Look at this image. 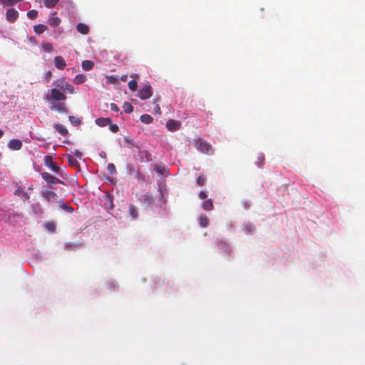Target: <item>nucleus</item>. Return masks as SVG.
<instances>
[{
	"label": "nucleus",
	"instance_id": "50",
	"mask_svg": "<svg viewBox=\"0 0 365 365\" xmlns=\"http://www.w3.org/2000/svg\"><path fill=\"white\" fill-rule=\"evenodd\" d=\"M24 196L26 198H29V196L27 192H24Z\"/></svg>",
	"mask_w": 365,
	"mask_h": 365
},
{
	"label": "nucleus",
	"instance_id": "6",
	"mask_svg": "<svg viewBox=\"0 0 365 365\" xmlns=\"http://www.w3.org/2000/svg\"><path fill=\"white\" fill-rule=\"evenodd\" d=\"M41 177L48 184L54 185L57 183H63L62 180L46 172L41 173Z\"/></svg>",
	"mask_w": 365,
	"mask_h": 365
},
{
	"label": "nucleus",
	"instance_id": "21",
	"mask_svg": "<svg viewBox=\"0 0 365 365\" xmlns=\"http://www.w3.org/2000/svg\"><path fill=\"white\" fill-rule=\"evenodd\" d=\"M140 120L145 124H150L153 122V118L148 114H143L140 116Z\"/></svg>",
	"mask_w": 365,
	"mask_h": 365
},
{
	"label": "nucleus",
	"instance_id": "41",
	"mask_svg": "<svg viewBox=\"0 0 365 365\" xmlns=\"http://www.w3.org/2000/svg\"><path fill=\"white\" fill-rule=\"evenodd\" d=\"M110 110H113V111H115V112H118L119 110V108L118 107V106L115 103H111L110 104Z\"/></svg>",
	"mask_w": 365,
	"mask_h": 365
},
{
	"label": "nucleus",
	"instance_id": "22",
	"mask_svg": "<svg viewBox=\"0 0 365 365\" xmlns=\"http://www.w3.org/2000/svg\"><path fill=\"white\" fill-rule=\"evenodd\" d=\"M34 29L36 34H41L46 29V26L45 24H36L34 26Z\"/></svg>",
	"mask_w": 365,
	"mask_h": 365
},
{
	"label": "nucleus",
	"instance_id": "16",
	"mask_svg": "<svg viewBox=\"0 0 365 365\" xmlns=\"http://www.w3.org/2000/svg\"><path fill=\"white\" fill-rule=\"evenodd\" d=\"M199 223L202 227H206L209 225V219L207 215H201L199 218Z\"/></svg>",
	"mask_w": 365,
	"mask_h": 365
},
{
	"label": "nucleus",
	"instance_id": "47",
	"mask_svg": "<svg viewBox=\"0 0 365 365\" xmlns=\"http://www.w3.org/2000/svg\"><path fill=\"white\" fill-rule=\"evenodd\" d=\"M130 77H132L133 78H138V75L137 73H133L130 75Z\"/></svg>",
	"mask_w": 365,
	"mask_h": 365
},
{
	"label": "nucleus",
	"instance_id": "2",
	"mask_svg": "<svg viewBox=\"0 0 365 365\" xmlns=\"http://www.w3.org/2000/svg\"><path fill=\"white\" fill-rule=\"evenodd\" d=\"M50 105V110L56 111L62 115H66L68 113L67 104L63 101H56L48 103Z\"/></svg>",
	"mask_w": 365,
	"mask_h": 365
},
{
	"label": "nucleus",
	"instance_id": "28",
	"mask_svg": "<svg viewBox=\"0 0 365 365\" xmlns=\"http://www.w3.org/2000/svg\"><path fill=\"white\" fill-rule=\"evenodd\" d=\"M44 227L51 232H54L56 230V225L53 222H46Z\"/></svg>",
	"mask_w": 365,
	"mask_h": 365
},
{
	"label": "nucleus",
	"instance_id": "19",
	"mask_svg": "<svg viewBox=\"0 0 365 365\" xmlns=\"http://www.w3.org/2000/svg\"><path fill=\"white\" fill-rule=\"evenodd\" d=\"M77 31L82 34H87L89 31V28L87 24H77Z\"/></svg>",
	"mask_w": 365,
	"mask_h": 365
},
{
	"label": "nucleus",
	"instance_id": "51",
	"mask_svg": "<svg viewBox=\"0 0 365 365\" xmlns=\"http://www.w3.org/2000/svg\"><path fill=\"white\" fill-rule=\"evenodd\" d=\"M4 132L0 129V138L2 137Z\"/></svg>",
	"mask_w": 365,
	"mask_h": 365
},
{
	"label": "nucleus",
	"instance_id": "46",
	"mask_svg": "<svg viewBox=\"0 0 365 365\" xmlns=\"http://www.w3.org/2000/svg\"><path fill=\"white\" fill-rule=\"evenodd\" d=\"M143 198H144V200H148V201H150V196H149V195H143Z\"/></svg>",
	"mask_w": 365,
	"mask_h": 365
},
{
	"label": "nucleus",
	"instance_id": "20",
	"mask_svg": "<svg viewBox=\"0 0 365 365\" xmlns=\"http://www.w3.org/2000/svg\"><path fill=\"white\" fill-rule=\"evenodd\" d=\"M66 158L71 165L74 167L78 166V161L73 156H72L70 154H68L66 155Z\"/></svg>",
	"mask_w": 365,
	"mask_h": 365
},
{
	"label": "nucleus",
	"instance_id": "23",
	"mask_svg": "<svg viewBox=\"0 0 365 365\" xmlns=\"http://www.w3.org/2000/svg\"><path fill=\"white\" fill-rule=\"evenodd\" d=\"M86 77L83 74H78L76 76L73 81L76 84H81L86 81Z\"/></svg>",
	"mask_w": 365,
	"mask_h": 365
},
{
	"label": "nucleus",
	"instance_id": "1",
	"mask_svg": "<svg viewBox=\"0 0 365 365\" xmlns=\"http://www.w3.org/2000/svg\"><path fill=\"white\" fill-rule=\"evenodd\" d=\"M45 99L48 103L56 102V101H64L66 99V96L64 93L60 91L58 88L51 89L50 94H48Z\"/></svg>",
	"mask_w": 365,
	"mask_h": 365
},
{
	"label": "nucleus",
	"instance_id": "48",
	"mask_svg": "<svg viewBox=\"0 0 365 365\" xmlns=\"http://www.w3.org/2000/svg\"><path fill=\"white\" fill-rule=\"evenodd\" d=\"M53 20L54 21L53 23L57 24L60 22V19L58 17L53 19Z\"/></svg>",
	"mask_w": 365,
	"mask_h": 365
},
{
	"label": "nucleus",
	"instance_id": "43",
	"mask_svg": "<svg viewBox=\"0 0 365 365\" xmlns=\"http://www.w3.org/2000/svg\"><path fill=\"white\" fill-rule=\"evenodd\" d=\"M74 155H75L76 157H78V158H80V159H81V157H82V153H81V151H79L78 150H76L74 151Z\"/></svg>",
	"mask_w": 365,
	"mask_h": 365
},
{
	"label": "nucleus",
	"instance_id": "31",
	"mask_svg": "<svg viewBox=\"0 0 365 365\" xmlns=\"http://www.w3.org/2000/svg\"><path fill=\"white\" fill-rule=\"evenodd\" d=\"M160 101V98H155L153 99V103L155 104V106L154 108V111L155 113L158 114V115H160L161 114V110H160V106L158 104V102Z\"/></svg>",
	"mask_w": 365,
	"mask_h": 365
},
{
	"label": "nucleus",
	"instance_id": "10",
	"mask_svg": "<svg viewBox=\"0 0 365 365\" xmlns=\"http://www.w3.org/2000/svg\"><path fill=\"white\" fill-rule=\"evenodd\" d=\"M53 62H54V65L55 66L59 69V70H63L64 69V68L66 67V61L65 60L63 59V58L61 56H56L55 57L54 60H53Z\"/></svg>",
	"mask_w": 365,
	"mask_h": 365
},
{
	"label": "nucleus",
	"instance_id": "49",
	"mask_svg": "<svg viewBox=\"0 0 365 365\" xmlns=\"http://www.w3.org/2000/svg\"><path fill=\"white\" fill-rule=\"evenodd\" d=\"M14 194H15L16 195H19V194H20V190H19V189L16 190H15V192H14Z\"/></svg>",
	"mask_w": 365,
	"mask_h": 365
},
{
	"label": "nucleus",
	"instance_id": "27",
	"mask_svg": "<svg viewBox=\"0 0 365 365\" xmlns=\"http://www.w3.org/2000/svg\"><path fill=\"white\" fill-rule=\"evenodd\" d=\"M68 118L71 123L75 126L79 125L81 123V120L77 117L70 115Z\"/></svg>",
	"mask_w": 365,
	"mask_h": 365
},
{
	"label": "nucleus",
	"instance_id": "33",
	"mask_svg": "<svg viewBox=\"0 0 365 365\" xmlns=\"http://www.w3.org/2000/svg\"><path fill=\"white\" fill-rule=\"evenodd\" d=\"M27 16L28 17L31 19V20H34L35 19L37 16H38V11L36 10H31L27 12Z\"/></svg>",
	"mask_w": 365,
	"mask_h": 365
},
{
	"label": "nucleus",
	"instance_id": "38",
	"mask_svg": "<svg viewBox=\"0 0 365 365\" xmlns=\"http://www.w3.org/2000/svg\"><path fill=\"white\" fill-rule=\"evenodd\" d=\"M61 208L63 210H66V212H70V213H72L74 211V209L72 207L68 206V205H67L65 203H63L61 205Z\"/></svg>",
	"mask_w": 365,
	"mask_h": 365
},
{
	"label": "nucleus",
	"instance_id": "24",
	"mask_svg": "<svg viewBox=\"0 0 365 365\" xmlns=\"http://www.w3.org/2000/svg\"><path fill=\"white\" fill-rule=\"evenodd\" d=\"M129 212H130V216L133 220H135L138 217V210H137V208L134 205H131L129 206Z\"/></svg>",
	"mask_w": 365,
	"mask_h": 365
},
{
	"label": "nucleus",
	"instance_id": "8",
	"mask_svg": "<svg viewBox=\"0 0 365 365\" xmlns=\"http://www.w3.org/2000/svg\"><path fill=\"white\" fill-rule=\"evenodd\" d=\"M180 125L181 124L180 122L173 119L168 120L166 123V126L170 131H176L179 130L180 128Z\"/></svg>",
	"mask_w": 365,
	"mask_h": 365
},
{
	"label": "nucleus",
	"instance_id": "30",
	"mask_svg": "<svg viewBox=\"0 0 365 365\" xmlns=\"http://www.w3.org/2000/svg\"><path fill=\"white\" fill-rule=\"evenodd\" d=\"M42 49L45 52L51 53L53 51V46L49 43H44L42 45Z\"/></svg>",
	"mask_w": 365,
	"mask_h": 365
},
{
	"label": "nucleus",
	"instance_id": "42",
	"mask_svg": "<svg viewBox=\"0 0 365 365\" xmlns=\"http://www.w3.org/2000/svg\"><path fill=\"white\" fill-rule=\"evenodd\" d=\"M52 77V73L51 71H48L46 73V81L48 82L51 78Z\"/></svg>",
	"mask_w": 365,
	"mask_h": 365
},
{
	"label": "nucleus",
	"instance_id": "9",
	"mask_svg": "<svg viewBox=\"0 0 365 365\" xmlns=\"http://www.w3.org/2000/svg\"><path fill=\"white\" fill-rule=\"evenodd\" d=\"M19 16V12L14 9H9L6 13V18L8 21H15Z\"/></svg>",
	"mask_w": 365,
	"mask_h": 365
},
{
	"label": "nucleus",
	"instance_id": "5",
	"mask_svg": "<svg viewBox=\"0 0 365 365\" xmlns=\"http://www.w3.org/2000/svg\"><path fill=\"white\" fill-rule=\"evenodd\" d=\"M153 95V89L150 85H146L141 88L139 92V98L142 100H146L150 98Z\"/></svg>",
	"mask_w": 365,
	"mask_h": 365
},
{
	"label": "nucleus",
	"instance_id": "12",
	"mask_svg": "<svg viewBox=\"0 0 365 365\" xmlns=\"http://www.w3.org/2000/svg\"><path fill=\"white\" fill-rule=\"evenodd\" d=\"M42 196L48 201H55L56 199V194L53 191L46 190L43 192Z\"/></svg>",
	"mask_w": 365,
	"mask_h": 365
},
{
	"label": "nucleus",
	"instance_id": "18",
	"mask_svg": "<svg viewBox=\"0 0 365 365\" xmlns=\"http://www.w3.org/2000/svg\"><path fill=\"white\" fill-rule=\"evenodd\" d=\"M213 207H214V206H213L212 202L210 199L205 200L202 204V208L207 211L212 210L213 209Z\"/></svg>",
	"mask_w": 365,
	"mask_h": 365
},
{
	"label": "nucleus",
	"instance_id": "44",
	"mask_svg": "<svg viewBox=\"0 0 365 365\" xmlns=\"http://www.w3.org/2000/svg\"><path fill=\"white\" fill-rule=\"evenodd\" d=\"M125 141L130 145H133V140L128 137H125Z\"/></svg>",
	"mask_w": 365,
	"mask_h": 365
},
{
	"label": "nucleus",
	"instance_id": "26",
	"mask_svg": "<svg viewBox=\"0 0 365 365\" xmlns=\"http://www.w3.org/2000/svg\"><path fill=\"white\" fill-rule=\"evenodd\" d=\"M59 0H43V4L47 8L54 7L58 2Z\"/></svg>",
	"mask_w": 365,
	"mask_h": 365
},
{
	"label": "nucleus",
	"instance_id": "32",
	"mask_svg": "<svg viewBox=\"0 0 365 365\" xmlns=\"http://www.w3.org/2000/svg\"><path fill=\"white\" fill-rule=\"evenodd\" d=\"M138 87L137 81L133 79L128 83V88L132 91H135Z\"/></svg>",
	"mask_w": 365,
	"mask_h": 365
},
{
	"label": "nucleus",
	"instance_id": "34",
	"mask_svg": "<svg viewBox=\"0 0 365 365\" xmlns=\"http://www.w3.org/2000/svg\"><path fill=\"white\" fill-rule=\"evenodd\" d=\"M118 78L117 76H107V82L109 83L115 84V83H118Z\"/></svg>",
	"mask_w": 365,
	"mask_h": 365
},
{
	"label": "nucleus",
	"instance_id": "35",
	"mask_svg": "<svg viewBox=\"0 0 365 365\" xmlns=\"http://www.w3.org/2000/svg\"><path fill=\"white\" fill-rule=\"evenodd\" d=\"M107 170L110 175L116 173L115 166L113 163H109L107 166Z\"/></svg>",
	"mask_w": 365,
	"mask_h": 365
},
{
	"label": "nucleus",
	"instance_id": "15",
	"mask_svg": "<svg viewBox=\"0 0 365 365\" xmlns=\"http://www.w3.org/2000/svg\"><path fill=\"white\" fill-rule=\"evenodd\" d=\"M140 155H142L140 160V162L145 163L151 161V154L149 152L144 150L140 152Z\"/></svg>",
	"mask_w": 365,
	"mask_h": 365
},
{
	"label": "nucleus",
	"instance_id": "3",
	"mask_svg": "<svg viewBox=\"0 0 365 365\" xmlns=\"http://www.w3.org/2000/svg\"><path fill=\"white\" fill-rule=\"evenodd\" d=\"M53 84L56 86V88H59L63 92H68L70 94H73L75 93V88L73 86H71L70 83H68L67 81H65L64 78H60L57 81H56Z\"/></svg>",
	"mask_w": 365,
	"mask_h": 365
},
{
	"label": "nucleus",
	"instance_id": "4",
	"mask_svg": "<svg viewBox=\"0 0 365 365\" xmlns=\"http://www.w3.org/2000/svg\"><path fill=\"white\" fill-rule=\"evenodd\" d=\"M195 145L197 150L207 154H209L212 150L211 145L201 138L195 140Z\"/></svg>",
	"mask_w": 365,
	"mask_h": 365
},
{
	"label": "nucleus",
	"instance_id": "13",
	"mask_svg": "<svg viewBox=\"0 0 365 365\" xmlns=\"http://www.w3.org/2000/svg\"><path fill=\"white\" fill-rule=\"evenodd\" d=\"M111 119L109 118H98L96 120V123L100 127H105L110 124Z\"/></svg>",
	"mask_w": 365,
	"mask_h": 365
},
{
	"label": "nucleus",
	"instance_id": "7",
	"mask_svg": "<svg viewBox=\"0 0 365 365\" xmlns=\"http://www.w3.org/2000/svg\"><path fill=\"white\" fill-rule=\"evenodd\" d=\"M44 163L45 165L51 169L55 173H59L60 172V167L56 165V163L53 162V158L51 155H46L44 158Z\"/></svg>",
	"mask_w": 365,
	"mask_h": 365
},
{
	"label": "nucleus",
	"instance_id": "36",
	"mask_svg": "<svg viewBox=\"0 0 365 365\" xmlns=\"http://www.w3.org/2000/svg\"><path fill=\"white\" fill-rule=\"evenodd\" d=\"M206 181V178L204 175H200L197 179V184L199 186H202Z\"/></svg>",
	"mask_w": 365,
	"mask_h": 365
},
{
	"label": "nucleus",
	"instance_id": "37",
	"mask_svg": "<svg viewBox=\"0 0 365 365\" xmlns=\"http://www.w3.org/2000/svg\"><path fill=\"white\" fill-rule=\"evenodd\" d=\"M264 161V155L263 154H259V156L257 157V161L256 162V163L259 167L263 165Z\"/></svg>",
	"mask_w": 365,
	"mask_h": 365
},
{
	"label": "nucleus",
	"instance_id": "40",
	"mask_svg": "<svg viewBox=\"0 0 365 365\" xmlns=\"http://www.w3.org/2000/svg\"><path fill=\"white\" fill-rule=\"evenodd\" d=\"M207 194L205 191H201L199 194V197L201 200H205L207 198Z\"/></svg>",
	"mask_w": 365,
	"mask_h": 365
},
{
	"label": "nucleus",
	"instance_id": "29",
	"mask_svg": "<svg viewBox=\"0 0 365 365\" xmlns=\"http://www.w3.org/2000/svg\"><path fill=\"white\" fill-rule=\"evenodd\" d=\"M22 0H0V3L6 6H12Z\"/></svg>",
	"mask_w": 365,
	"mask_h": 365
},
{
	"label": "nucleus",
	"instance_id": "17",
	"mask_svg": "<svg viewBox=\"0 0 365 365\" xmlns=\"http://www.w3.org/2000/svg\"><path fill=\"white\" fill-rule=\"evenodd\" d=\"M94 66L93 62L89 60H85L82 62V68L84 71H90Z\"/></svg>",
	"mask_w": 365,
	"mask_h": 365
},
{
	"label": "nucleus",
	"instance_id": "45",
	"mask_svg": "<svg viewBox=\"0 0 365 365\" xmlns=\"http://www.w3.org/2000/svg\"><path fill=\"white\" fill-rule=\"evenodd\" d=\"M120 80H121L122 81H124V82L127 81V80H128V76H127V75H125H125H123V76L120 77Z\"/></svg>",
	"mask_w": 365,
	"mask_h": 365
},
{
	"label": "nucleus",
	"instance_id": "11",
	"mask_svg": "<svg viewBox=\"0 0 365 365\" xmlns=\"http://www.w3.org/2000/svg\"><path fill=\"white\" fill-rule=\"evenodd\" d=\"M9 148L11 150H19L22 147V143L21 140L17 139H13L9 143Z\"/></svg>",
	"mask_w": 365,
	"mask_h": 365
},
{
	"label": "nucleus",
	"instance_id": "39",
	"mask_svg": "<svg viewBox=\"0 0 365 365\" xmlns=\"http://www.w3.org/2000/svg\"><path fill=\"white\" fill-rule=\"evenodd\" d=\"M108 125H110V130L113 133H117L119 130L118 126L116 124H113L112 122Z\"/></svg>",
	"mask_w": 365,
	"mask_h": 365
},
{
	"label": "nucleus",
	"instance_id": "14",
	"mask_svg": "<svg viewBox=\"0 0 365 365\" xmlns=\"http://www.w3.org/2000/svg\"><path fill=\"white\" fill-rule=\"evenodd\" d=\"M55 130L63 136H66L68 135V131L67 128L62 124H55L54 125Z\"/></svg>",
	"mask_w": 365,
	"mask_h": 365
},
{
	"label": "nucleus",
	"instance_id": "25",
	"mask_svg": "<svg viewBox=\"0 0 365 365\" xmlns=\"http://www.w3.org/2000/svg\"><path fill=\"white\" fill-rule=\"evenodd\" d=\"M123 109L125 113H131L133 111V106L128 102L124 103Z\"/></svg>",
	"mask_w": 365,
	"mask_h": 365
}]
</instances>
